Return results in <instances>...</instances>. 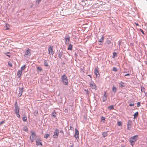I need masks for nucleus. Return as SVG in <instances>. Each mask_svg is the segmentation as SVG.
I'll use <instances>...</instances> for the list:
<instances>
[{"mask_svg":"<svg viewBox=\"0 0 147 147\" xmlns=\"http://www.w3.org/2000/svg\"><path fill=\"white\" fill-rule=\"evenodd\" d=\"M15 113L16 114V116L18 118H20V115L19 113L20 107L17 104V102H16L15 105Z\"/></svg>","mask_w":147,"mask_h":147,"instance_id":"obj_1","label":"nucleus"},{"mask_svg":"<svg viewBox=\"0 0 147 147\" xmlns=\"http://www.w3.org/2000/svg\"><path fill=\"white\" fill-rule=\"evenodd\" d=\"M61 80L63 84L65 85H68V79L67 76L65 74L61 76Z\"/></svg>","mask_w":147,"mask_h":147,"instance_id":"obj_2","label":"nucleus"},{"mask_svg":"<svg viewBox=\"0 0 147 147\" xmlns=\"http://www.w3.org/2000/svg\"><path fill=\"white\" fill-rule=\"evenodd\" d=\"M64 39L65 40V43L66 45L68 44L70 42V37L68 35H66Z\"/></svg>","mask_w":147,"mask_h":147,"instance_id":"obj_3","label":"nucleus"},{"mask_svg":"<svg viewBox=\"0 0 147 147\" xmlns=\"http://www.w3.org/2000/svg\"><path fill=\"white\" fill-rule=\"evenodd\" d=\"M59 133V131L57 129H56L54 133V135L53 137L54 138H57L58 135Z\"/></svg>","mask_w":147,"mask_h":147,"instance_id":"obj_4","label":"nucleus"},{"mask_svg":"<svg viewBox=\"0 0 147 147\" xmlns=\"http://www.w3.org/2000/svg\"><path fill=\"white\" fill-rule=\"evenodd\" d=\"M36 137V134L35 132H32L30 136V139L32 142H33L35 140Z\"/></svg>","mask_w":147,"mask_h":147,"instance_id":"obj_5","label":"nucleus"},{"mask_svg":"<svg viewBox=\"0 0 147 147\" xmlns=\"http://www.w3.org/2000/svg\"><path fill=\"white\" fill-rule=\"evenodd\" d=\"M53 47L52 46H51L49 47L48 51L49 54L50 55H53L54 54V51H53Z\"/></svg>","mask_w":147,"mask_h":147,"instance_id":"obj_6","label":"nucleus"},{"mask_svg":"<svg viewBox=\"0 0 147 147\" xmlns=\"http://www.w3.org/2000/svg\"><path fill=\"white\" fill-rule=\"evenodd\" d=\"M131 123L132 121L131 120H129L128 121L127 124V129L128 130H131Z\"/></svg>","mask_w":147,"mask_h":147,"instance_id":"obj_7","label":"nucleus"},{"mask_svg":"<svg viewBox=\"0 0 147 147\" xmlns=\"http://www.w3.org/2000/svg\"><path fill=\"white\" fill-rule=\"evenodd\" d=\"M31 50L29 48L27 49L26 51L25 52L24 56L25 57H27L28 55L30 56L31 55Z\"/></svg>","mask_w":147,"mask_h":147,"instance_id":"obj_8","label":"nucleus"},{"mask_svg":"<svg viewBox=\"0 0 147 147\" xmlns=\"http://www.w3.org/2000/svg\"><path fill=\"white\" fill-rule=\"evenodd\" d=\"M90 87L92 89L96 90V84L93 82H92L90 84Z\"/></svg>","mask_w":147,"mask_h":147,"instance_id":"obj_9","label":"nucleus"},{"mask_svg":"<svg viewBox=\"0 0 147 147\" xmlns=\"http://www.w3.org/2000/svg\"><path fill=\"white\" fill-rule=\"evenodd\" d=\"M94 73L96 75V77L99 76V73L98 71V67L94 69Z\"/></svg>","mask_w":147,"mask_h":147,"instance_id":"obj_10","label":"nucleus"},{"mask_svg":"<svg viewBox=\"0 0 147 147\" xmlns=\"http://www.w3.org/2000/svg\"><path fill=\"white\" fill-rule=\"evenodd\" d=\"M36 145L37 146H42V144L40 139H38L36 140Z\"/></svg>","mask_w":147,"mask_h":147,"instance_id":"obj_11","label":"nucleus"},{"mask_svg":"<svg viewBox=\"0 0 147 147\" xmlns=\"http://www.w3.org/2000/svg\"><path fill=\"white\" fill-rule=\"evenodd\" d=\"M79 132L78 131L76 128L75 129V134L74 135L75 137L77 138H79Z\"/></svg>","mask_w":147,"mask_h":147,"instance_id":"obj_12","label":"nucleus"},{"mask_svg":"<svg viewBox=\"0 0 147 147\" xmlns=\"http://www.w3.org/2000/svg\"><path fill=\"white\" fill-rule=\"evenodd\" d=\"M19 92L18 94V96H21L22 94V92H23V88L22 87L19 88Z\"/></svg>","mask_w":147,"mask_h":147,"instance_id":"obj_13","label":"nucleus"},{"mask_svg":"<svg viewBox=\"0 0 147 147\" xmlns=\"http://www.w3.org/2000/svg\"><path fill=\"white\" fill-rule=\"evenodd\" d=\"M107 94L106 92H105L102 96L103 102H105L107 100Z\"/></svg>","mask_w":147,"mask_h":147,"instance_id":"obj_14","label":"nucleus"},{"mask_svg":"<svg viewBox=\"0 0 147 147\" xmlns=\"http://www.w3.org/2000/svg\"><path fill=\"white\" fill-rule=\"evenodd\" d=\"M22 71L20 70L18 71L17 72V76H18V78H19L22 74Z\"/></svg>","mask_w":147,"mask_h":147,"instance_id":"obj_15","label":"nucleus"},{"mask_svg":"<svg viewBox=\"0 0 147 147\" xmlns=\"http://www.w3.org/2000/svg\"><path fill=\"white\" fill-rule=\"evenodd\" d=\"M56 112L55 110H54L52 113V117L56 118Z\"/></svg>","mask_w":147,"mask_h":147,"instance_id":"obj_16","label":"nucleus"},{"mask_svg":"<svg viewBox=\"0 0 147 147\" xmlns=\"http://www.w3.org/2000/svg\"><path fill=\"white\" fill-rule=\"evenodd\" d=\"M136 141V140H131V139H130L129 140V142H130V143L131 144L132 146H133L134 144V142Z\"/></svg>","mask_w":147,"mask_h":147,"instance_id":"obj_17","label":"nucleus"},{"mask_svg":"<svg viewBox=\"0 0 147 147\" xmlns=\"http://www.w3.org/2000/svg\"><path fill=\"white\" fill-rule=\"evenodd\" d=\"M137 136H138L137 135L134 136L133 137H131L130 138V139L133 140H135L136 141L137 140L136 137H137Z\"/></svg>","mask_w":147,"mask_h":147,"instance_id":"obj_18","label":"nucleus"},{"mask_svg":"<svg viewBox=\"0 0 147 147\" xmlns=\"http://www.w3.org/2000/svg\"><path fill=\"white\" fill-rule=\"evenodd\" d=\"M22 120L24 122H25L27 120V117L25 115H23Z\"/></svg>","mask_w":147,"mask_h":147,"instance_id":"obj_19","label":"nucleus"},{"mask_svg":"<svg viewBox=\"0 0 147 147\" xmlns=\"http://www.w3.org/2000/svg\"><path fill=\"white\" fill-rule=\"evenodd\" d=\"M44 65L45 66H46V67L49 66V65H48L47 61V60H44Z\"/></svg>","mask_w":147,"mask_h":147,"instance_id":"obj_20","label":"nucleus"},{"mask_svg":"<svg viewBox=\"0 0 147 147\" xmlns=\"http://www.w3.org/2000/svg\"><path fill=\"white\" fill-rule=\"evenodd\" d=\"M72 48V45L70 44L68 46L67 49L68 50H71Z\"/></svg>","mask_w":147,"mask_h":147,"instance_id":"obj_21","label":"nucleus"},{"mask_svg":"<svg viewBox=\"0 0 147 147\" xmlns=\"http://www.w3.org/2000/svg\"><path fill=\"white\" fill-rule=\"evenodd\" d=\"M104 37L102 36L101 38L98 40V42H103V41Z\"/></svg>","mask_w":147,"mask_h":147,"instance_id":"obj_22","label":"nucleus"},{"mask_svg":"<svg viewBox=\"0 0 147 147\" xmlns=\"http://www.w3.org/2000/svg\"><path fill=\"white\" fill-rule=\"evenodd\" d=\"M124 83L122 82H120V84H119V86L120 87L123 88L124 87Z\"/></svg>","mask_w":147,"mask_h":147,"instance_id":"obj_23","label":"nucleus"},{"mask_svg":"<svg viewBox=\"0 0 147 147\" xmlns=\"http://www.w3.org/2000/svg\"><path fill=\"white\" fill-rule=\"evenodd\" d=\"M112 91L114 92V93H115L117 91V88L113 86L112 88Z\"/></svg>","mask_w":147,"mask_h":147,"instance_id":"obj_24","label":"nucleus"},{"mask_svg":"<svg viewBox=\"0 0 147 147\" xmlns=\"http://www.w3.org/2000/svg\"><path fill=\"white\" fill-rule=\"evenodd\" d=\"M50 136V135L49 134H45L44 136V138L46 139H47Z\"/></svg>","mask_w":147,"mask_h":147,"instance_id":"obj_25","label":"nucleus"},{"mask_svg":"<svg viewBox=\"0 0 147 147\" xmlns=\"http://www.w3.org/2000/svg\"><path fill=\"white\" fill-rule=\"evenodd\" d=\"M102 135L103 137H105L107 135V132H104L102 133Z\"/></svg>","mask_w":147,"mask_h":147,"instance_id":"obj_26","label":"nucleus"},{"mask_svg":"<svg viewBox=\"0 0 147 147\" xmlns=\"http://www.w3.org/2000/svg\"><path fill=\"white\" fill-rule=\"evenodd\" d=\"M105 120V118L103 117L102 116L101 118V121L103 123H104Z\"/></svg>","mask_w":147,"mask_h":147,"instance_id":"obj_27","label":"nucleus"},{"mask_svg":"<svg viewBox=\"0 0 147 147\" xmlns=\"http://www.w3.org/2000/svg\"><path fill=\"white\" fill-rule=\"evenodd\" d=\"M122 122L121 121H118L117 123V125L119 126H121L122 125Z\"/></svg>","mask_w":147,"mask_h":147,"instance_id":"obj_28","label":"nucleus"},{"mask_svg":"<svg viewBox=\"0 0 147 147\" xmlns=\"http://www.w3.org/2000/svg\"><path fill=\"white\" fill-rule=\"evenodd\" d=\"M23 130L24 131H28V128L26 126H24L23 128Z\"/></svg>","mask_w":147,"mask_h":147,"instance_id":"obj_29","label":"nucleus"},{"mask_svg":"<svg viewBox=\"0 0 147 147\" xmlns=\"http://www.w3.org/2000/svg\"><path fill=\"white\" fill-rule=\"evenodd\" d=\"M117 56V53L116 52H114L113 53V58H114L115 57Z\"/></svg>","mask_w":147,"mask_h":147,"instance_id":"obj_30","label":"nucleus"},{"mask_svg":"<svg viewBox=\"0 0 147 147\" xmlns=\"http://www.w3.org/2000/svg\"><path fill=\"white\" fill-rule=\"evenodd\" d=\"M25 66H26L25 65H24L23 66H22L21 67V70H22H22H24L25 68Z\"/></svg>","mask_w":147,"mask_h":147,"instance_id":"obj_31","label":"nucleus"},{"mask_svg":"<svg viewBox=\"0 0 147 147\" xmlns=\"http://www.w3.org/2000/svg\"><path fill=\"white\" fill-rule=\"evenodd\" d=\"M141 91L142 92H145V88L143 87H141Z\"/></svg>","mask_w":147,"mask_h":147,"instance_id":"obj_32","label":"nucleus"},{"mask_svg":"<svg viewBox=\"0 0 147 147\" xmlns=\"http://www.w3.org/2000/svg\"><path fill=\"white\" fill-rule=\"evenodd\" d=\"M62 55V52L59 53V54L58 57L59 58H61Z\"/></svg>","mask_w":147,"mask_h":147,"instance_id":"obj_33","label":"nucleus"},{"mask_svg":"<svg viewBox=\"0 0 147 147\" xmlns=\"http://www.w3.org/2000/svg\"><path fill=\"white\" fill-rule=\"evenodd\" d=\"M138 112H136L135 113L134 115V116L135 117H136L138 116Z\"/></svg>","mask_w":147,"mask_h":147,"instance_id":"obj_34","label":"nucleus"},{"mask_svg":"<svg viewBox=\"0 0 147 147\" xmlns=\"http://www.w3.org/2000/svg\"><path fill=\"white\" fill-rule=\"evenodd\" d=\"M108 108L110 109H114V107L113 105H111Z\"/></svg>","mask_w":147,"mask_h":147,"instance_id":"obj_35","label":"nucleus"},{"mask_svg":"<svg viewBox=\"0 0 147 147\" xmlns=\"http://www.w3.org/2000/svg\"><path fill=\"white\" fill-rule=\"evenodd\" d=\"M8 65L10 67H12V64L11 63H10V62H9L8 63Z\"/></svg>","mask_w":147,"mask_h":147,"instance_id":"obj_36","label":"nucleus"},{"mask_svg":"<svg viewBox=\"0 0 147 147\" xmlns=\"http://www.w3.org/2000/svg\"><path fill=\"white\" fill-rule=\"evenodd\" d=\"M134 102H132L131 103L129 104V106H134Z\"/></svg>","mask_w":147,"mask_h":147,"instance_id":"obj_37","label":"nucleus"},{"mask_svg":"<svg viewBox=\"0 0 147 147\" xmlns=\"http://www.w3.org/2000/svg\"><path fill=\"white\" fill-rule=\"evenodd\" d=\"M140 102H138L137 103V105L138 107H139L140 106Z\"/></svg>","mask_w":147,"mask_h":147,"instance_id":"obj_38","label":"nucleus"},{"mask_svg":"<svg viewBox=\"0 0 147 147\" xmlns=\"http://www.w3.org/2000/svg\"><path fill=\"white\" fill-rule=\"evenodd\" d=\"M9 53V52H7L6 53H5V54L8 57H10L11 56V55H7V54H8Z\"/></svg>","mask_w":147,"mask_h":147,"instance_id":"obj_39","label":"nucleus"},{"mask_svg":"<svg viewBox=\"0 0 147 147\" xmlns=\"http://www.w3.org/2000/svg\"><path fill=\"white\" fill-rule=\"evenodd\" d=\"M37 69L38 70H39L40 71H41L42 70V69L40 68L39 67H37Z\"/></svg>","mask_w":147,"mask_h":147,"instance_id":"obj_40","label":"nucleus"},{"mask_svg":"<svg viewBox=\"0 0 147 147\" xmlns=\"http://www.w3.org/2000/svg\"><path fill=\"white\" fill-rule=\"evenodd\" d=\"M113 71H117V68L115 67H113Z\"/></svg>","mask_w":147,"mask_h":147,"instance_id":"obj_41","label":"nucleus"},{"mask_svg":"<svg viewBox=\"0 0 147 147\" xmlns=\"http://www.w3.org/2000/svg\"><path fill=\"white\" fill-rule=\"evenodd\" d=\"M60 133H62L63 135H64V132L62 130H61L60 132Z\"/></svg>","mask_w":147,"mask_h":147,"instance_id":"obj_42","label":"nucleus"},{"mask_svg":"<svg viewBox=\"0 0 147 147\" xmlns=\"http://www.w3.org/2000/svg\"><path fill=\"white\" fill-rule=\"evenodd\" d=\"M4 121H1L0 123V124L1 125L2 124L4 123Z\"/></svg>","mask_w":147,"mask_h":147,"instance_id":"obj_43","label":"nucleus"},{"mask_svg":"<svg viewBox=\"0 0 147 147\" xmlns=\"http://www.w3.org/2000/svg\"><path fill=\"white\" fill-rule=\"evenodd\" d=\"M41 0H37L36 1V2L39 3Z\"/></svg>","mask_w":147,"mask_h":147,"instance_id":"obj_44","label":"nucleus"},{"mask_svg":"<svg viewBox=\"0 0 147 147\" xmlns=\"http://www.w3.org/2000/svg\"><path fill=\"white\" fill-rule=\"evenodd\" d=\"M130 75H129V74H125L124 76H129Z\"/></svg>","mask_w":147,"mask_h":147,"instance_id":"obj_45","label":"nucleus"},{"mask_svg":"<svg viewBox=\"0 0 147 147\" xmlns=\"http://www.w3.org/2000/svg\"><path fill=\"white\" fill-rule=\"evenodd\" d=\"M36 113V114L38 113V111H35L34 113V114H35V113Z\"/></svg>","mask_w":147,"mask_h":147,"instance_id":"obj_46","label":"nucleus"},{"mask_svg":"<svg viewBox=\"0 0 147 147\" xmlns=\"http://www.w3.org/2000/svg\"><path fill=\"white\" fill-rule=\"evenodd\" d=\"M6 27H7V28H6V30H8V29H9V28L8 27H7V25L6 24Z\"/></svg>","mask_w":147,"mask_h":147,"instance_id":"obj_47","label":"nucleus"},{"mask_svg":"<svg viewBox=\"0 0 147 147\" xmlns=\"http://www.w3.org/2000/svg\"><path fill=\"white\" fill-rule=\"evenodd\" d=\"M72 128V127L70 125V130H71V128Z\"/></svg>","mask_w":147,"mask_h":147,"instance_id":"obj_48","label":"nucleus"},{"mask_svg":"<svg viewBox=\"0 0 147 147\" xmlns=\"http://www.w3.org/2000/svg\"><path fill=\"white\" fill-rule=\"evenodd\" d=\"M135 24L136 25V26H139L138 24L137 23H135Z\"/></svg>","mask_w":147,"mask_h":147,"instance_id":"obj_49","label":"nucleus"},{"mask_svg":"<svg viewBox=\"0 0 147 147\" xmlns=\"http://www.w3.org/2000/svg\"><path fill=\"white\" fill-rule=\"evenodd\" d=\"M102 42H99V44L100 45H101L102 44Z\"/></svg>","mask_w":147,"mask_h":147,"instance_id":"obj_50","label":"nucleus"},{"mask_svg":"<svg viewBox=\"0 0 147 147\" xmlns=\"http://www.w3.org/2000/svg\"><path fill=\"white\" fill-rule=\"evenodd\" d=\"M141 31L143 33V34H144V31H143V30H141Z\"/></svg>","mask_w":147,"mask_h":147,"instance_id":"obj_51","label":"nucleus"},{"mask_svg":"<svg viewBox=\"0 0 147 147\" xmlns=\"http://www.w3.org/2000/svg\"><path fill=\"white\" fill-rule=\"evenodd\" d=\"M74 146V145H72L71 146V147H73Z\"/></svg>","mask_w":147,"mask_h":147,"instance_id":"obj_52","label":"nucleus"},{"mask_svg":"<svg viewBox=\"0 0 147 147\" xmlns=\"http://www.w3.org/2000/svg\"><path fill=\"white\" fill-rule=\"evenodd\" d=\"M67 109H65V112H66V111H67Z\"/></svg>","mask_w":147,"mask_h":147,"instance_id":"obj_53","label":"nucleus"},{"mask_svg":"<svg viewBox=\"0 0 147 147\" xmlns=\"http://www.w3.org/2000/svg\"><path fill=\"white\" fill-rule=\"evenodd\" d=\"M120 44H121V42H119V45H120Z\"/></svg>","mask_w":147,"mask_h":147,"instance_id":"obj_54","label":"nucleus"},{"mask_svg":"<svg viewBox=\"0 0 147 147\" xmlns=\"http://www.w3.org/2000/svg\"><path fill=\"white\" fill-rule=\"evenodd\" d=\"M102 147H106L105 146H102Z\"/></svg>","mask_w":147,"mask_h":147,"instance_id":"obj_55","label":"nucleus"},{"mask_svg":"<svg viewBox=\"0 0 147 147\" xmlns=\"http://www.w3.org/2000/svg\"><path fill=\"white\" fill-rule=\"evenodd\" d=\"M88 76H89V77H91V76H90V75H88Z\"/></svg>","mask_w":147,"mask_h":147,"instance_id":"obj_56","label":"nucleus"},{"mask_svg":"<svg viewBox=\"0 0 147 147\" xmlns=\"http://www.w3.org/2000/svg\"><path fill=\"white\" fill-rule=\"evenodd\" d=\"M122 147H125L124 146H122Z\"/></svg>","mask_w":147,"mask_h":147,"instance_id":"obj_57","label":"nucleus"}]
</instances>
